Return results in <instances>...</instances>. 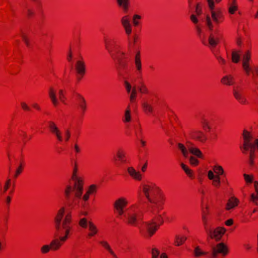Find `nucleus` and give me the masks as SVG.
<instances>
[{
    "instance_id": "nucleus-1",
    "label": "nucleus",
    "mask_w": 258,
    "mask_h": 258,
    "mask_svg": "<svg viewBox=\"0 0 258 258\" xmlns=\"http://www.w3.org/2000/svg\"><path fill=\"white\" fill-rule=\"evenodd\" d=\"M64 213L65 208L62 207L57 211L53 219L54 236L58 238L53 239L50 243L52 251L59 250L73 233L72 214L67 213L63 219Z\"/></svg>"
},
{
    "instance_id": "nucleus-2",
    "label": "nucleus",
    "mask_w": 258,
    "mask_h": 258,
    "mask_svg": "<svg viewBox=\"0 0 258 258\" xmlns=\"http://www.w3.org/2000/svg\"><path fill=\"white\" fill-rule=\"evenodd\" d=\"M105 48L114 61L118 75L125 78L128 73V62L132 56V43L129 41L126 52L122 51L118 43L114 39H108L105 41Z\"/></svg>"
},
{
    "instance_id": "nucleus-3",
    "label": "nucleus",
    "mask_w": 258,
    "mask_h": 258,
    "mask_svg": "<svg viewBox=\"0 0 258 258\" xmlns=\"http://www.w3.org/2000/svg\"><path fill=\"white\" fill-rule=\"evenodd\" d=\"M83 190V181L78 179L73 183L70 182L64 189V198L67 206L73 208L79 202Z\"/></svg>"
},
{
    "instance_id": "nucleus-4",
    "label": "nucleus",
    "mask_w": 258,
    "mask_h": 258,
    "mask_svg": "<svg viewBox=\"0 0 258 258\" xmlns=\"http://www.w3.org/2000/svg\"><path fill=\"white\" fill-rule=\"evenodd\" d=\"M142 190L145 196L151 203L161 204L165 201L163 192L154 183H150L143 184Z\"/></svg>"
},
{
    "instance_id": "nucleus-5",
    "label": "nucleus",
    "mask_w": 258,
    "mask_h": 258,
    "mask_svg": "<svg viewBox=\"0 0 258 258\" xmlns=\"http://www.w3.org/2000/svg\"><path fill=\"white\" fill-rule=\"evenodd\" d=\"M242 137L243 143L240 148L243 154H246L249 150V164L250 166H253L254 164V152L256 149L258 150V139H255L253 143H251L250 141L252 139V136L250 133L246 130L243 131Z\"/></svg>"
},
{
    "instance_id": "nucleus-6",
    "label": "nucleus",
    "mask_w": 258,
    "mask_h": 258,
    "mask_svg": "<svg viewBox=\"0 0 258 258\" xmlns=\"http://www.w3.org/2000/svg\"><path fill=\"white\" fill-rule=\"evenodd\" d=\"M208 238L214 239L216 241H219L225 233L226 230L224 227H218L213 230L211 228L210 224L204 227Z\"/></svg>"
},
{
    "instance_id": "nucleus-7",
    "label": "nucleus",
    "mask_w": 258,
    "mask_h": 258,
    "mask_svg": "<svg viewBox=\"0 0 258 258\" xmlns=\"http://www.w3.org/2000/svg\"><path fill=\"white\" fill-rule=\"evenodd\" d=\"M228 253L229 249L227 246L224 243L220 242L212 247V253H210L208 258H218L219 254L225 256Z\"/></svg>"
},
{
    "instance_id": "nucleus-8",
    "label": "nucleus",
    "mask_w": 258,
    "mask_h": 258,
    "mask_svg": "<svg viewBox=\"0 0 258 258\" xmlns=\"http://www.w3.org/2000/svg\"><path fill=\"white\" fill-rule=\"evenodd\" d=\"M124 223L127 226L137 227L139 222L142 220L141 217L137 213H128L124 215Z\"/></svg>"
},
{
    "instance_id": "nucleus-9",
    "label": "nucleus",
    "mask_w": 258,
    "mask_h": 258,
    "mask_svg": "<svg viewBox=\"0 0 258 258\" xmlns=\"http://www.w3.org/2000/svg\"><path fill=\"white\" fill-rule=\"evenodd\" d=\"M128 202L124 198H120L113 204L114 212L117 214V217H119L124 214V209L127 206Z\"/></svg>"
},
{
    "instance_id": "nucleus-10",
    "label": "nucleus",
    "mask_w": 258,
    "mask_h": 258,
    "mask_svg": "<svg viewBox=\"0 0 258 258\" xmlns=\"http://www.w3.org/2000/svg\"><path fill=\"white\" fill-rule=\"evenodd\" d=\"M73 96L75 98L78 109L80 111L81 115L84 116L87 108V102L85 98L77 92L74 93Z\"/></svg>"
},
{
    "instance_id": "nucleus-11",
    "label": "nucleus",
    "mask_w": 258,
    "mask_h": 258,
    "mask_svg": "<svg viewBox=\"0 0 258 258\" xmlns=\"http://www.w3.org/2000/svg\"><path fill=\"white\" fill-rule=\"evenodd\" d=\"M251 52L250 50H246L242 55V66L247 76L250 75L251 69L250 68L249 62L251 60Z\"/></svg>"
},
{
    "instance_id": "nucleus-12",
    "label": "nucleus",
    "mask_w": 258,
    "mask_h": 258,
    "mask_svg": "<svg viewBox=\"0 0 258 258\" xmlns=\"http://www.w3.org/2000/svg\"><path fill=\"white\" fill-rule=\"evenodd\" d=\"M76 71V79L79 83L84 77L86 73V66L85 62L82 60H78L75 64Z\"/></svg>"
},
{
    "instance_id": "nucleus-13",
    "label": "nucleus",
    "mask_w": 258,
    "mask_h": 258,
    "mask_svg": "<svg viewBox=\"0 0 258 258\" xmlns=\"http://www.w3.org/2000/svg\"><path fill=\"white\" fill-rule=\"evenodd\" d=\"M189 135L191 139L201 143H205L207 140L206 135L201 131L192 130Z\"/></svg>"
},
{
    "instance_id": "nucleus-14",
    "label": "nucleus",
    "mask_w": 258,
    "mask_h": 258,
    "mask_svg": "<svg viewBox=\"0 0 258 258\" xmlns=\"http://www.w3.org/2000/svg\"><path fill=\"white\" fill-rule=\"evenodd\" d=\"M114 159L117 165L125 164L129 163V160L126 156V152L122 149H119L117 150Z\"/></svg>"
},
{
    "instance_id": "nucleus-15",
    "label": "nucleus",
    "mask_w": 258,
    "mask_h": 258,
    "mask_svg": "<svg viewBox=\"0 0 258 258\" xmlns=\"http://www.w3.org/2000/svg\"><path fill=\"white\" fill-rule=\"evenodd\" d=\"M146 225L147 226V232L143 233L142 230H140V233L146 238H151L155 234L159 227L149 221L146 222Z\"/></svg>"
},
{
    "instance_id": "nucleus-16",
    "label": "nucleus",
    "mask_w": 258,
    "mask_h": 258,
    "mask_svg": "<svg viewBox=\"0 0 258 258\" xmlns=\"http://www.w3.org/2000/svg\"><path fill=\"white\" fill-rule=\"evenodd\" d=\"M47 124L50 132L56 136L57 140L59 142H62V137L61 134L54 122L53 121H49L47 122Z\"/></svg>"
},
{
    "instance_id": "nucleus-17",
    "label": "nucleus",
    "mask_w": 258,
    "mask_h": 258,
    "mask_svg": "<svg viewBox=\"0 0 258 258\" xmlns=\"http://www.w3.org/2000/svg\"><path fill=\"white\" fill-rule=\"evenodd\" d=\"M211 13L213 21L216 25H219L224 21V17L220 9H217L215 11L211 12Z\"/></svg>"
},
{
    "instance_id": "nucleus-18",
    "label": "nucleus",
    "mask_w": 258,
    "mask_h": 258,
    "mask_svg": "<svg viewBox=\"0 0 258 258\" xmlns=\"http://www.w3.org/2000/svg\"><path fill=\"white\" fill-rule=\"evenodd\" d=\"M127 172L131 177L134 180L140 181L142 179V176L140 172L137 171L133 167H129L127 168Z\"/></svg>"
},
{
    "instance_id": "nucleus-19",
    "label": "nucleus",
    "mask_w": 258,
    "mask_h": 258,
    "mask_svg": "<svg viewBox=\"0 0 258 258\" xmlns=\"http://www.w3.org/2000/svg\"><path fill=\"white\" fill-rule=\"evenodd\" d=\"M190 145H192V144L190 142L186 143V146L189 152L198 158L203 159L204 158V155L201 151L199 148L194 147L192 146H190Z\"/></svg>"
},
{
    "instance_id": "nucleus-20",
    "label": "nucleus",
    "mask_w": 258,
    "mask_h": 258,
    "mask_svg": "<svg viewBox=\"0 0 258 258\" xmlns=\"http://www.w3.org/2000/svg\"><path fill=\"white\" fill-rule=\"evenodd\" d=\"M233 94L235 99L242 105L248 104V101L242 94L236 89H233Z\"/></svg>"
},
{
    "instance_id": "nucleus-21",
    "label": "nucleus",
    "mask_w": 258,
    "mask_h": 258,
    "mask_svg": "<svg viewBox=\"0 0 258 258\" xmlns=\"http://www.w3.org/2000/svg\"><path fill=\"white\" fill-rule=\"evenodd\" d=\"M121 22L122 26L125 29L126 34L130 35L132 31L131 25L130 23V19L128 16H125L121 18Z\"/></svg>"
},
{
    "instance_id": "nucleus-22",
    "label": "nucleus",
    "mask_w": 258,
    "mask_h": 258,
    "mask_svg": "<svg viewBox=\"0 0 258 258\" xmlns=\"http://www.w3.org/2000/svg\"><path fill=\"white\" fill-rule=\"evenodd\" d=\"M142 107L143 112L148 116L153 115L154 113L153 106L147 101H145L142 103Z\"/></svg>"
},
{
    "instance_id": "nucleus-23",
    "label": "nucleus",
    "mask_w": 258,
    "mask_h": 258,
    "mask_svg": "<svg viewBox=\"0 0 258 258\" xmlns=\"http://www.w3.org/2000/svg\"><path fill=\"white\" fill-rule=\"evenodd\" d=\"M209 207L208 205H206L205 208H202V221L204 226V227L209 225Z\"/></svg>"
},
{
    "instance_id": "nucleus-24",
    "label": "nucleus",
    "mask_w": 258,
    "mask_h": 258,
    "mask_svg": "<svg viewBox=\"0 0 258 258\" xmlns=\"http://www.w3.org/2000/svg\"><path fill=\"white\" fill-rule=\"evenodd\" d=\"M135 65L137 71L139 74H142V66L141 62V54L140 51H138L135 57Z\"/></svg>"
},
{
    "instance_id": "nucleus-25",
    "label": "nucleus",
    "mask_w": 258,
    "mask_h": 258,
    "mask_svg": "<svg viewBox=\"0 0 258 258\" xmlns=\"http://www.w3.org/2000/svg\"><path fill=\"white\" fill-rule=\"evenodd\" d=\"M26 166V163L23 158H21L18 167L17 168L15 173L13 176L14 179L16 180L18 177L22 173Z\"/></svg>"
},
{
    "instance_id": "nucleus-26",
    "label": "nucleus",
    "mask_w": 258,
    "mask_h": 258,
    "mask_svg": "<svg viewBox=\"0 0 258 258\" xmlns=\"http://www.w3.org/2000/svg\"><path fill=\"white\" fill-rule=\"evenodd\" d=\"M239 203V200L234 197L230 198L226 205L225 209L227 211L230 210L237 207Z\"/></svg>"
},
{
    "instance_id": "nucleus-27",
    "label": "nucleus",
    "mask_w": 258,
    "mask_h": 258,
    "mask_svg": "<svg viewBox=\"0 0 258 258\" xmlns=\"http://www.w3.org/2000/svg\"><path fill=\"white\" fill-rule=\"evenodd\" d=\"M219 37H215L213 33H210L208 38V43L209 47L211 49L215 48L219 44Z\"/></svg>"
},
{
    "instance_id": "nucleus-28",
    "label": "nucleus",
    "mask_w": 258,
    "mask_h": 258,
    "mask_svg": "<svg viewBox=\"0 0 258 258\" xmlns=\"http://www.w3.org/2000/svg\"><path fill=\"white\" fill-rule=\"evenodd\" d=\"M117 6L126 13L129 9L130 0H116Z\"/></svg>"
},
{
    "instance_id": "nucleus-29",
    "label": "nucleus",
    "mask_w": 258,
    "mask_h": 258,
    "mask_svg": "<svg viewBox=\"0 0 258 258\" xmlns=\"http://www.w3.org/2000/svg\"><path fill=\"white\" fill-rule=\"evenodd\" d=\"M88 226L89 232L88 233L87 237L88 238H91L98 233V230L92 221L88 222Z\"/></svg>"
},
{
    "instance_id": "nucleus-30",
    "label": "nucleus",
    "mask_w": 258,
    "mask_h": 258,
    "mask_svg": "<svg viewBox=\"0 0 258 258\" xmlns=\"http://www.w3.org/2000/svg\"><path fill=\"white\" fill-rule=\"evenodd\" d=\"M194 254L196 257H200L202 256H206V258H208L210 252L209 251H203L200 246H197L194 250Z\"/></svg>"
},
{
    "instance_id": "nucleus-31",
    "label": "nucleus",
    "mask_w": 258,
    "mask_h": 258,
    "mask_svg": "<svg viewBox=\"0 0 258 258\" xmlns=\"http://www.w3.org/2000/svg\"><path fill=\"white\" fill-rule=\"evenodd\" d=\"M49 97L53 105L56 107L58 105V102L56 97V91L53 88L50 87L49 90Z\"/></svg>"
},
{
    "instance_id": "nucleus-32",
    "label": "nucleus",
    "mask_w": 258,
    "mask_h": 258,
    "mask_svg": "<svg viewBox=\"0 0 258 258\" xmlns=\"http://www.w3.org/2000/svg\"><path fill=\"white\" fill-rule=\"evenodd\" d=\"M221 83L227 86H232L234 84L233 77L231 75L225 76L221 79Z\"/></svg>"
},
{
    "instance_id": "nucleus-33",
    "label": "nucleus",
    "mask_w": 258,
    "mask_h": 258,
    "mask_svg": "<svg viewBox=\"0 0 258 258\" xmlns=\"http://www.w3.org/2000/svg\"><path fill=\"white\" fill-rule=\"evenodd\" d=\"M186 239V237L184 235H177L175 236L174 244L176 246H179L185 242Z\"/></svg>"
},
{
    "instance_id": "nucleus-34",
    "label": "nucleus",
    "mask_w": 258,
    "mask_h": 258,
    "mask_svg": "<svg viewBox=\"0 0 258 258\" xmlns=\"http://www.w3.org/2000/svg\"><path fill=\"white\" fill-rule=\"evenodd\" d=\"M202 127L204 131L206 132H210L211 130V126L209 121L205 117H203L201 120Z\"/></svg>"
},
{
    "instance_id": "nucleus-35",
    "label": "nucleus",
    "mask_w": 258,
    "mask_h": 258,
    "mask_svg": "<svg viewBox=\"0 0 258 258\" xmlns=\"http://www.w3.org/2000/svg\"><path fill=\"white\" fill-rule=\"evenodd\" d=\"M139 92L143 94H150V90L144 82H141L138 86Z\"/></svg>"
},
{
    "instance_id": "nucleus-36",
    "label": "nucleus",
    "mask_w": 258,
    "mask_h": 258,
    "mask_svg": "<svg viewBox=\"0 0 258 258\" xmlns=\"http://www.w3.org/2000/svg\"><path fill=\"white\" fill-rule=\"evenodd\" d=\"M24 14L27 19L31 20L35 17L36 13L33 9L27 8L24 12Z\"/></svg>"
},
{
    "instance_id": "nucleus-37",
    "label": "nucleus",
    "mask_w": 258,
    "mask_h": 258,
    "mask_svg": "<svg viewBox=\"0 0 258 258\" xmlns=\"http://www.w3.org/2000/svg\"><path fill=\"white\" fill-rule=\"evenodd\" d=\"M149 222L152 223L153 224L157 226V227L159 228L160 225H161L163 223L164 221L161 216L160 215H159L157 216H156L155 217L153 218Z\"/></svg>"
},
{
    "instance_id": "nucleus-38",
    "label": "nucleus",
    "mask_w": 258,
    "mask_h": 258,
    "mask_svg": "<svg viewBox=\"0 0 258 258\" xmlns=\"http://www.w3.org/2000/svg\"><path fill=\"white\" fill-rule=\"evenodd\" d=\"M181 166L182 169L184 171L186 174L191 179H194V173L193 171L190 169L186 165L184 164V163L181 164Z\"/></svg>"
},
{
    "instance_id": "nucleus-39",
    "label": "nucleus",
    "mask_w": 258,
    "mask_h": 258,
    "mask_svg": "<svg viewBox=\"0 0 258 258\" xmlns=\"http://www.w3.org/2000/svg\"><path fill=\"white\" fill-rule=\"evenodd\" d=\"M99 243L101 245L102 247H103L106 250L108 251V252L114 257H116V255L113 251L111 249L109 244L106 241H101L99 242Z\"/></svg>"
},
{
    "instance_id": "nucleus-40",
    "label": "nucleus",
    "mask_w": 258,
    "mask_h": 258,
    "mask_svg": "<svg viewBox=\"0 0 258 258\" xmlns=\"http://www.w3.org/2000/svg\"><path fill=\"white\" fill-rule=\"evenodd\" d=\"M131 110L130 106L128 105L125 111L124 119L122 120L123 122H130L131 121Z\"/></svg>"
},
{
    "instance_id": "nucleus-41",
    "label": "nucleus",
    "mask_w": 258,
    "mask_h": 258,
    "mask_svg": "<svg viewBox=\"0 0 258 258\" xmlns=\"http://www.w3.org/2000/svg\"><path fill=\"white\" fill-rule=\"evenodd\" d=\"M213 170L217 174V175H223L225 177H226V174L224 173L223 168L221 166L218 165H215L213 168Z\"/></svg>"
},
{
    "instance_id": "nucleus-42",
    "label": "nucleus",
    "mask_w": 258,
    "mask_h": 258,
    "mask_svg": "<svg viewBox=\"0 0 258 258\" xmlns=\"http://www.w3.org/2000/svg\"><path fill=\"white\" fill-rule=\"evenodd\" d=\"M147 205V204L146 202H144L141 199H140L138 203L133 205L131 208H136L139 209L140 210H142Z\"/></svg>"
},
{
    "instance_id": "nucleus-43",
    "label": "nucleus",
    "mask_w": 258,
    "mask_h": 258,
    "mask_svg": "<svg viewBox=\"0 0 258 258\" xmlns=\"http://www.w3.org/2000/svg\"><path fill=\"white\" fill-rule=\"evenodd\" d=\"M177 147L178 149L181 151L184 157H187L188 156V152L184 145L179 143L178 144Z\"/></svg>"
},
{
    "instance_id": "nucleus-44",
    "label": "nucleus",
    "mask_w": 258,
    "mask_h": 258,
    "mask_svg": "<svg viewBox=\"0 0 258 258\" xmlns=\"http://www.w3.org/2000/svg\"><path fill=\"white\" fill-rule=\"evenodd\" d=\"M97 189L98 186L96 184H93L88 187L87 191L88 194H89L90 195L95 194L97 192Z\"/></svg>"
},
{
    "instance_id": "nucleus-45",
    "label": "nucleus",
    "mask_w": 258,
    "mask_h": 258,
    "mask_svg": "<svg viewBox=\"0 0 258 258\" xmlns=\"http://www.w3.org/2000/svg\"><path fill=\"white\" fill-rule=\"evenodd\" d=\"M11 184V179H8L5 182L3 189H2L1 184H0V190L2 191V194H5L10 188Z\"/></svg>"
},
{
    "instance_id": "nucleus-46",
    "label": "nucleus",
    "mask_w": 258,
    "mask_h": 258,
    "mask_svg": "<svg viewBox=\"0 0 258 258\" xmlns=\"http://www.w3.org/2000/svg\"><path fill=\"white\" fill-rule=\"evenodd\" d=\"M243 177L244 180L247 184H250L253 182V175L252 174H247L244 173L243 174Z\"/></svg>"
},
{
    "instance_id": "nucleus-47",
    "label": "nucleus",
    "mask_w": 258,
    "mask_h": 258,
    "mask_svg": "<svg viewBox=\"0 0 258 258\" xmlns=\"http://www.w3.org/2000/svg\"><path fill=\"white\" fill-rule=\"evenodd\" d=\"M212 181V185L217 188H219L220 186V178L219 175H215Z\"/></svg>"
},
{
    "instance_id": "nucleus-48",
    "label": "nucleus",
    "mask_w": 258,
    "mask_h": 258,
    "mask_svg": "<svg viewBox=\"0 0 258 258\" xmlns=\"http://www.w3.org/2000/svg\"><path fill=\"white\" fill-rule=\"evenodd\" d=\"M79 225L83 228H86L87 227V224L88 221L86 218H83L80 219L78 222Z\"/></svg>"
},
{
    "instance_id": "nucleus-49",
    "label": "nucleus",
    "mask_w": 258,
    "mask_h": 258,
    "mask_svg": "<svg viewBox=\"0 0 258 258\" xmlns=\"http://www.w3.org/2000/svg\"><path fill=\"white\" fill-rule=\"evenodd\" d=\"M189 163L191 165L196 167L199 164V161L195 157L190 156L189 158Z\"/></svg>"
},
{
    "instance_id": "nucleus-50",
    "label": "nucleus",
    "mask_w": 258,
    "mask_h": 258,
    "mask_svg": "<svg viewBox=\"0 0 258 258\" xmlns=\"http://www.w3.org/2000/svg\"><path fill=\"white\" fill-rule=\"evenodd\" d=\"M239 55L236 52H232L231 55L232 61L234 63H237L239 61Z\"/></svg>"
},
{
    "instance_id": "nucleus-51",
    "label": "nucleus",
    "mask_w": 258,
    "mask_h": 258,
    "mask_svg": "<svg viewBox=\"0 0 258 258\" xmlns=\"http://www.w3.org/2000/svg\"><path fill=\"white\" fill-rule=\"evenodd\" d=\"M50 250H51V248L50 247V245H44L41 248V252L43 254H46L48 253Z\"/></svg>"
},
{
    "instance_id": "nucleus-52",
    "label": "nucleus",
    "mask_w": 258,
    "mask_h": 258,
    "mask_svg": "<svg viewBox=\"0 0 258 258\" xmlns=\"http://www.w3.org/2000/svg\"><path fill=\"white\" fill-rule=\"evenodd\" d=\"M137 98V90L135 87H134L132 90L130 99L131 102H134Z\"/></svg>"
},
{
    "instance_id": "nucleus-53",
    "label": "nucleus",
    "mask_w": 258,
    "mask_h": 258,
    "mask_svg": "<svg viewBox=\"0 0 258 258\" xmlns=\"http://www.w3.org/2000/svg\"><path fill=\"white\" fill-rule=\"evenodd\" d=\"M206 25L210 31L213 30L214 26L211 22V18L209 15H207L206 17Z\"/></svg>"
},
{
    "instance_id": "nucleus-54",
    "label": "nucleus",
    "mask_w": 258,
    "mask_h": 258,
    "mask_svg": "<svg viewBox=\"0 0 258 258\" xmlns=\"http://www.w3.org/2000/svg\"><path fill=\"white\" fill-rule=\"evenodd\" d=\"M22 38L23 40L25 42V44L26 45V46L28 47H30L31 46V42H30V41L28 37L26 35L23 34L22 36Z\"/></svg>"
},
{
    "instance_id": "nucleus-55",
    "label": "nucleus",
    "mask_w": 258,
    "mask_h": 258,
    "mask_svg": "<svg viewBox=\"0 0 258 258\" xmlns=\"http://www.w3.org/2000/svg\"><path fill=\"white\" fill-rule=\"evenodd\" d=\"M58 95H59V100L62 102L64 103V102L66 100V98L65 97L63 90L62 89L59 90V92H58Z\"/></svg>"
},
{
    "instance_id": "nucleus-56",
    "label": "nucleus",
    "mask_w": 258,
    "mask_h": 258,
    "mask_svg": "<svg viewBox=\"0 0 258 258\" xmlns=\"http://www.w3.org/2000/svg\"><path fill=\"white\" fill-rule=\"evenodd\" d=\"M238 10V6H230L228 8V12L230 14H234Z\"/></svg>"
},
{
    "instance_id": "nucleus-57",
    "label": "nucleus",
    "mask_w": 258,
    "mask_h": 258,
    "mask_svg": "<svg viewBox=\"0 0 258 258\" xmlns=\"http://www.w3.org/2000/svg\"><path fill=\"white\" fill-rule=\"evenodd\" d=\"M215 57H216L219 63L222 66H224L225 64L226 61L225 59L222 57L221 56L218 55L216 54H214Z\"/></svg>"
},
{
    "instance_id": "nucleus-58",
    "label": "nucleus",
    "mask_w": 258,
    "mask_h": 258,
    "mask_svg": "<svg viewBox=\"0 0 258 258\" xmlns=\"http://www.w3.org/2000/svg\"><path fill=\"white\" fill-rule=\"evenodd\" d=\"M141 19V16L139 15H135L133 17V24L135 26H137L139 24V20Z\"/></svg>"
},
{
    "instance_id": "nucleus-59",
    "label": "nucleus",
    "mask_w": 258,
    "mask_h": 258,
    "mask_svg": "<svg viewBox=\"0 0 258 258\" xmlns=\"http://www.w3.org/2000/svg\"><path fill=\"white\" fill-rule=\"evenodd\" d=\"M21 106L22 109L25 111H30L31 109L27 104L25 102H22L21 103Z\"/></svg>"
},
{
    "instance_id": "nucleus-60",
    "label": "nucleus",
    "mask_w": 258,
    "mask_h": 258,
    "mask_svg": "<svg viewBox=\"0 0 258 258\" xmlns=\"http://www.w3.org/2000/svg\"><path fill=\"white\" fill-rule=\"evenodd\" d=\"M159 253V251L157 248H153L152 250V258H158Z\"/></svg>"
},
{
    "instance_id": "nucleus-61",
    "label": "nucleus",
    "mask_w": 258,
    "mask_h": 258,
    "mask_svg": "<svg viewBox=\"0 0 258 258\" xmlns=\"http://www.w3.org/2000/svg\"><path fill=\"white\" fill-rule=\"evenodd\" d=\"M207 1L208 3V6H209V9L211 11V12L215 11L214 10V8H215V4H214V0H207Z\"/></svg>"
},
{
    "instance_id": "nucleus-62",
    "label": "nucleus",
    "mask_w": 258,
    "mask_h": 258,
    "mask_svg": "<svg viewBox=\"0 0 258 258\" xmlns=\"http://www.w3.org/2000/svg\"><path fill=\"white\" fill-rule=\"evenodd\" d=\"M251 200L256 205H258V194H252L251 195Z\"/></svg>"
},
{
    "instance_id": "nucleus-63",
    "label": "nucleus",
    "mask_w": 258,
    "mask_h": 258,
    "mask_svg": "<svg viewBox=\"0 0 258 258\" xmlns=\"http://www.w3.org/2000/svg\"><path fill=\"white\" fill-rule=\"evenodd\" d=\"M124 87L125 88V89L127 91V92L128 93L131 92V89H132V86H131V85L130 84V83L127 81H124Z\"/></svg>"
},
{
    "instance_id": "nucleus-64",
    "label": "nucleus",
    "mask_w": 258,
    "mask_h": 258,
    "mask_svg": "<svg viewBox=\"0 0 258 258\" xmlns=\"http://www.w3.org/2000/svg\"><path fill=\"white\" fill-rule=\"evenodd\" d=\"M196 13L198 15H200L202 13V7L199 4H198L196 6Z\"/></svg>"
}]
</instances>
